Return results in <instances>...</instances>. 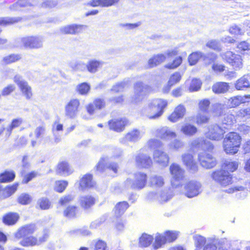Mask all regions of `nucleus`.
<instances>
[{
	"label": "nucleus",
	"mask_w": 250,
	"mask_h": 250,
	"mask_svg": "<svg viewBox=\"0 0 250 250\" xmlns=\"http://www.w3.org/2000/svg\"><path fill=\"white\" fill-rule=\"evenodd\" d=\"M120 0H91L87 5L95 7H108L117 4Z\"/></svg>",
	"instance_id": "nucleus-26"
},
{
	"label": "nucleus",
	"mask_w": 250,
	"mask_h": 250,
	"mask_svg": "<svg viewBox=\"0 0 250 250\" xmlns=\"http://www.w3.org/2000/svg\"><path fill=\"white\" fill-rule=\"evenodd\" d=\"M149 86L145 85L142 82H137L134 84V95L132 100L135 103L141 102L143 99L144 93Z\"/></svg>",
	"instance_id": "nucleus-14"
},
{
	"label": "nucleus",
	"mask_w": 250,
	"mask_h": 250,
	"mask_svg": "<svg viewBox=\"0 0 250 250\" xmlns=\"http://www.w3.org/2000/svg\"><path fill=\"white\" fill-rule=\"evenodd\" d=\"M125 83L124 82H119L116 83L114 85H113L111 89V91L114 93H118L123 91L124 88L125 87Z\"/></svg>",
	"instance_id": "nucleus-63"
},
{
	"label": "nucleus",
	"mask_w": 250,
	"mask_h": 250,
	"mask_svg": "<svg viewBox=\"0 0 250 250\" xmlns=\"http://www.w3.org/2000/svg\"><path fill=\"white\" fill-rule=\"evenodd\" d=\"M239 163L235 161H225L219 169L214 170L211 174V178L222 188H226L233 182V175L230 173L236 171Z\"/></svg>",
	"instance_id": "nucleus-2"
},
{
	"label": "nucleus",
	"mask_w": 250,
	"mask_h": 250,
	"mask_svg": "<svg viewBox=\"0 0 250 250\" xmlns=\"http://www.w3.org/2000/svg\"><path fill=\"white\" fill-rule=\"evenodd\" d=\"M202 56V54L199 52H194L191 53L188 57V62L190 65H193L196 64Z\"/></svg>",
	"instance_id": "nucleus-54"
},
{
	"label": "nucleus",
	"mask_w": 250,
	"mask_h": 250,
	"mask_svg": "<svg viewBox=\"0 0 250 250\" xmlns=\"http://www.w3.org/2000/svg\"><path fill=\"white\" fill-rule=\"evenodd\" d=\"M148 180V176L146 173L138 171L134 174V181L131 188L133 189L141 190L146 185Z\"/></svg>",
	"instance_id": "nucleus-11"
},
{
	"label": "nucleus",
	"mask_w": 250,
	"mask_h": 250,
	"mask_svg": "<svg viewBox=\"0 0 250 250\" xmlns=\"http://www.w3.org/2000/svg\"><path fill=\"white\" fill-rule=\"evenodd\" d=\"M38 173L36 171H31L28 173H24L23 171L21 172V176L22 178L21 183L27 184L38 176Z\"/></svg>",
	"instance_id": "nucleus-42"
},
{
	"label": "nucleus",
	"mask_w": 250,
	"mask_h": 250,
	"mask_svg": "<svg viewBox=\"0 0 250 250\" xmlns=\"http://www.w3.org/2000/svg\"><path fill=\"white\" fill-rule=\"evenodd\" d=\"M195 250H200L207 243L206 238L200 235H196L193 238Z\"/></svg>",
	"instance_id": "nucleus-48"
},
{
	"label": "nucleus",
	"mask_w": 250,
	"mask_h": 250,
	"mask_svg": "<svg viewBox=\"0 0 250 250\" xmlns=\"http://www.w3.org/2000/svg\"><path fill=\"white\" fill-rule=\"evenodd\" d=\"M181 157L183 164L187 167V168L193 171H196L198 170V164L194 158L193 154L189 153H186L183 154Z\"/></svg>",
	"instance_id": "nucleus-16"
},
{
	"label": "nucleus",
	"mask_w": 250,
	"mask_h": 250,
	"mask_svg": "<svg viewBox=\"0 0 250 250\" xmlns=\"http://www.w3.org/2000/svg\"><path fill=\"white\" fill-rule=\"evenodd\" d=\"M19 186V183L16 182L12 185L6 186L4 188H1V191H2V198L5 199L11 196L16 191Z\"/></svg>",
	"instance_id": "nucleus-33"
},
{
	"label": "nucleus",
	"mask_w": 250,
	"mask_h": 250,
	"mask_svg": "<svg viewBox=\"0 0 250 250\" xmlns=\"http://www.w3.org/2000/svg\"><path fill=\"white\" fill-rule=\"evenodd\" d=\"M96 202V199L91 195H85L80 197L79 204L83 209H88L93 207Z\"/></svg>",
	"instance_id": "nucleus-25"
},
{
	"label": "nucleus",
	"mask_w": 250,
	"mask_h": 250,
	"mask_svg": "<svg viewBox=\"0 0 250 250\" xmlns=\"http://www.w3.org/2000/svg\"><path fill=\"white\" fill-rule=\"evenodd\" d=\"M95 170L98 172H103L107 169L105 166V159L102 158L95 166Z\"/></svg>",
	"instance_id": "nucleus-61"
},
{
	"label": "nucleus",
	"mask_w": 250,
	"mask_h": 250,
	"mask_svg": "<svg viewBox=\"0 0 250 250\" xmlns=\"http://www.w3.org/2000/svg\"><path fill=\"white\" fill-rule=\"evenodd\" d=\"M36 230L35 224H25L20 227L14 233V238L20 240L19 244L23 247L40 246L48 240L49 234L44 231L41 235H32Z\"/></svg>",
	"instance_id": "nucleus-1"
},
{
	"label": "nucleus",
	"mask_w": 250,
	"mask_h": 250,
	"mask_svg": "<svg viewBox=\"0 0 250 250\" xmlns=\"http://www.w3.org/2000/svg\"><path fill=\"white\" fill-rule=\"evenodd\" d=\"M95 185V182L93 180V175L90 173L85 174L79 181V188L83 191L92 188Z\"/></svg>",
	"instance_id": "nucleus-19"
},
{
	"label": "nucleus",
	"mask_w": 250,
	"mask_h": 250,
	"mask_svg": "<svg viewBox=\"0 0 250 250\" xmlns=\"http://www.w3.org/2000/svg\"><path fill=\"white\" fill-rule=\"evenodd\" d=\"M129 207V205L126 201H121L117 203L114 208V212L116 218H120Z\"/></svg>",
	"instance_id": "nucleus-30"
},
{
	"label": "nucleus",
	"mask_w": 250,
	"mask_h": 250,
	"mask_svg": "<svg viewBox=\"0 0 250 250\" xmlns=\"http://www.w3.org/2000/svg\"><path fill=\"white\" fill-rule=\"evenodd\" d=\"M236 122V121L235 119V117L229 115L224 118L223 122L221 125L222 126L228 127V129H226L227 131L228 130L231 129L233 126V125L235 124Z\"/></svg>",
	"instance_id": "nucleus-51"
},
{
	"label": "nucleus",
	"mask_w": 250,
	"mask_h": 250,
	"mask_svg": "<svg viewBox=\"0 0 250 250\" xmlns=\"http://www.w3.org/2000/svg\"><path fill=\"white\" fill-rule=\"evenodd\" d=\"M229 87V84L227 83L217 82L212 85V90L215 94L223 93L228 90Z\"/></svg>",
	"instance_id": "nucleus-40"
},
{
	"label": "nucleus",
	"mask_w": 250,
	"mask_h": 250,
	"mask_svg": "<svg viewBox=\"0 0 250 250\" xmlns=\"http://www.w3.org/2000/svg\"><path fill=\"white\" fill-rule=\"evenodd\" d=\"M83 28V25L71 24L62 28L61 32L63 34H76L82 32Z\"/></svg>",
	"instance_id": "nucleus-31"
},
{
	"label": "nucleus",
	"mask_w": 250,
	"mask_h": 250,
	"mask_svg": "<svg viewBox=\"0 0 250 250\" xmlns=\"http://www.w3.org/2000/svg\"><path fill=\"white\" fill-rule=\"evenodd\" d=\"M109 101L114 105L122 104L125 102V97L123 95H121L110 99Z\"/></svg>",
	"instance_id": "nucleus-64"
},
{
	"label": "nucleus",
	"mask_w": 250,
	"mask_h": 250,
	"mask_svg": "<svg viewBox=\"0 0 250 250\" xmlns=\"http://www.w3.org/2000/svg\"><path fill=\"white\" fill-rule=\"evenodd\" d=\"M166 56L163 54L154 55L148 61L147 68H152L156 67L166 61Z\"/></svg>",
	"instance_id": "nucleus-29"
},
{
	"label": "nucleus",
	"mask_w": 250,
	"mask_h": 250,
	"mask_svg": "<svg viewBox=\"0 0 250 250\" xmlns=\"http://www.w3.org/2000/svg\"><path fill=\"white\" fill-rule=\"evenodd\" d=\"M106 106V101L104 98L97 97L93 102L88 103L85 106L87 112L89 115H93L96 110H101Z\"/></svg>",
	"instance_id": "nucleus-13"
},
{
	"label": "nucleus",
	"mask_w": 250,
	"mask_h": 250,
	"mask_svg": "<svg viewBox=\"0 0 250 250\" xmlns=\"http://www.w3.org/2000/svg\"><path fill=\"white\" fill-rule=\"evenodd\" d=\"M164 235L167 242L172 243L178 238L179 232L175 230H167L164 232Z\"/></svg>",
	"instance_id": "nucleus-50"
},
{
	"label": "nucleus",
	"mask_w": 250,
	"mask_h": 250,
	"mask_svg": "<svg viewBox=\"0 0 250 250\" xmlns=\"http://www.w3.org/2000/svg\"><path fill=\"white\" fill-rule=\"evenodd\" d=\"M135 163L140 168H147L152 165V161L150 156L140 153L135 157Z\"/></svg>",
	"instance_id": "nucleus-20"
},
{
	"label": "nucleus",
	"mask_w": 250,
	"mask_h": 250,
	"mask_svg": "<svg viewBox=\"0 0 250 250\" xmlns=\"http://www.w3.org/2000/svg\"><path fill=\"white\" fill-rule=\"evenodd\" d=\"M38 208L42 210L49 209L52 204L50 200L46 197H42L40 198L37 202Z\"/></svg>",
	"instance_id": "nucleus-46"
},
{
	"label": "nucleus",
	"mask_w": 250,
	"mask_h": 250,
	"mask_svg": "<svg viewBox=\"0 0 250 250\" xmlns=\"http://www.w3.org/2000/svg\"><path fill=\"white\" fill-rule=\"evenodd\" d=\"M74 172L69 163L67 161L60 162L56 167V172L57 175H70Z\"/></svg>",
	"instance_id": "nucleus-22"
},
{
	"label": "nucleus",
	"mask_w": 250,
	"mask_h": 250,
	"mask_svg": "<svg viewBox=\"0 0 250 250\" xmlns=\"http://www.w3.org/2000/svg\"><path fill=\"white\" fill-rule=\"evenodd\" d=\"M147 145L150 149H157L163 146L162 142L158 140L151 139L147 142ZM153 158L162 164H167L169 162V156L164 151L156 149L153 152Z\"/></svg>",
	"instance_id": "nucleus-7"
},
{
	"label": "nucleus",
	"mask_w": 250,
	"mask_h": 250,
	"mask_svg": "<svg viewBox=\"0 0 250 250\" xmlns=\"http://www.w3.org/2000/svg\"><path fill=\"white\" fill-rule=\"evenodd\" d=\"M22 123L23 120L21 118H16L13 119L8 126L5 128L4 135L5 138H9L12 134L13 129L19 127Z\"/></svg>",
	"instance_id": "nucleus-32"
},
{
	"label": "nucleus",
	"mask_w": 250,
	"mask_h": 250,
	"mask_svg": "<svg viewBox=\"0 0 250 250\" xmlns=\"http://www.w3.org/2000/svg\"><path fill=\"white\" fill-rule=\"evenodd\" d=\"M201 85L202 83L200 80L194 78L191 81L189 90L190 92L197 91L201 88Z\"/></svg>",
	"instance_id": "nucleus-58"
},
{
	"label": "nucleus",
	"mask_w": 250,
	"mask_h": 250,
	"mask_svg": "<svg viewBox=\"0 0 250 250\" xmlns=\"http://www.w3.org/2000/svg\"><path fill=\"white\" fill-rule=\"evenodd\" d=\"M167 240L165 235L161 234H157L155 237V241L153 243V246L155 249H157L161 248L163 245L167 243Z\"/></svg>",
	"instance_id": "nucleus-52"
},
{
	"label": "nucleus",
	"mask_w": 250,
	"mask_h": 250,
	"mask_svg": "<svg viewBox=\"0 0 250 250\" xmlns=\"http://www.w3.org/2000/svg\"><path fill=\"white\" fill-rule=\"evenodd\" d=\"M250 77L248 75H244L239 78L235 83V87L236 89L240 90L244 88L250 87Z\"/></svg>",
	"instance_id": "nucleus-36"
},
{
	"label": "nucleus",
	"mask_w": 250,
	"mask_h": 250,
	"mask_svg": "<svg viewBox=\"0 0 250 250\" xmlns=\"http://www.w3.org/2000/svg\"><path fill=\"white\" fill-rule=\"evenodd\" d=\"M20 219L19 213L15 212H8L3 216L2 221L6 226H13L16 224Z\"/></svg>",
	"instance_id": "nucleus-27"
},
{
	"label": "nucleus",
	"mask_w": 250,
	"mask_h": 250,
	"mask_svg": "<svg viewBox=\"0 0 250 250\" xmlns=\"http://www.w3.org/2000/svg\"><path fill=\"white\" fill-rule=\"evenodd\" d=\"M183 62V58L179 56L176 57L171 62L167 63L164 66V67L168 70H173L178 68Z\"/></svg>",
	"instance_id": "nucleus-43"
},
{
	"label": "nucleus",
	"mask_w": 250,
	"mask_h": 250,
	"mask_svg": "<svg viewBox=\"0 0 250 250\" xmlns=\"http://www.w3.org/2000/svg\"><path fill=\"white\" fill-rule=\"evenodd\" d=\"M93 250H108V248L105 241L99 239L95 242Z\"/></svg>",
	"instance_id": "nucleus-60"
},
{
	"label": "nucleus",
	"mask_w": 250,
	"mask_h": 250,
	"mask_svg": "<svg viewBox=\"0 0 250 250\" xmlns=\"http://www.w3.org/2000/svg\"><path fill=\"white\" fill-rule=\"evenodd\" d=\"M153 240L152 235L143 233L139 238V245L143 248L147 247L152 244Z\"/></svg>",
	"instance_id": "nucleus-38"
},
{
	"label": "nucleus",
	"mask_w": 250,
	"mask_h": 250,
	"mask_svg": "<svg viewBox=\"0 0 250 250\" xmlns=\"http://www.w3.org/2000/svg\"><path fill=\"white\" fill-rule=\"evenodd\" d=\"M210 119L208 115L199 113L195 116V123L197 125H205L209 122Z\"/></svg>",
	"instance_id": "nucleus-49"
},
{
	"label": "nucleus",
	"mask_w": 250,
	"mask_h": 250,
	"mask_svg": "<svg viewBox=\"0 0 250 250\" xmlns=\"http://www.w3.org/2000/svg\"><path fill=\"white\" fill-rule=\"evenodd\" d=\"M68 182L66 180H60L55 182L54 190L58 193H62L66 189Z\"/></svg>",
	"instance_id": "nucleus-47"
},
{
	"label": "nucleus",
	"mask_w": 250,
	"mask_h": 250,
	"mask_svg": "<svg viewBox=\"0 0 250 250\" xmlns=\"http://www.w3.org/2000/svg\"><path fill=\"white\" fill-rule=\"evenodd\" d=\"M169 170L172 175L173 180L179 181L184 178V171L179 165L176 164H172L170 166Z\"/></svg>",
	"instance_id": "nucleus-28"
},
{
	"label": "nucleus",
	"mask_w": 250,
	"mask_h": 250,
	"mask_svg": "<svg viewBox=\"0 0 250 250\" xmlns=\"http://www.w3.org/2000/svg\"><path fill=\"white\" fill-rule=\"evenodd\" d=\"M164 185V178L162 176L155 175L150 178L149 186L151 187L160 188L163 187Z\"/></svg>",
	"instance_id": "nucleus-37"
},
{
	"label": "nucleus",
	"mask_w": 250,
	"mask_h": 250,
	"mask_svg": "<svg viewBox=\"0 0 250 250\" xmlns=\"http://www.w3.org/2000/svg\"><path fill=\"white\" fill-rule=\"evenodd\" d=\"M21 59V55L13 53L4 57L2 59V62L5 65H8L17 62Z\"/></svg>",
	"instance_id": "nucleus-41"
},
{
	"label": "nucleus",
	"mask_w": 250,
	"mask_h": 250,
	"mask_svg": "<svg viewBox=\"0 0 250 250\" xmlns=\"http://www.w3.org/2000/svg\"><path fill=\"white\" fill-rule=\"evenodd\" d=\"M62 215L67 220H74L80 216L81 211L76 205H68L63 209Z\"/></svg>",
	"instance_id": "nucleus-15"
},
{
	"label": "nucleus",
	"mask_w": 250,
	"mask_h": 250,
	"mask_svg": "<svg viewBox=\"0 0 250 250\" xmlns=\"http://www.w3.org/2000/svg\"><path fill=\"white\" fill-rule=\"evenodd\" d=\"M200 185L194 181L188 182L185 186V194L188 198L197 196L200 192Z\"/></svg>",
	"instance_id": "nucleus-18"
},
{
	"label": "nucleus",
	"mask_w": 250,
	"mask_h": 250,
	"mask_svg": "<svg viewBox=\"0 0 250 250\" xmlns=\"http://www.w3.org/2000/svg\"><path fill=\"white\" fill-rule=\"evenodd\" d=\"M90 89V84L86 82H83L77 85L76 90L81 95H86L89 93Z\"/></svg>",
	"instance_id": "nucleus-45"
},
{
	"label": "nucleus",
	"mask_w": 250,
	"mask_h": 250,
	"mask_svg": "<svg viewBox=\"0 0 250 250\" xmlns=\"http://www.w3.org/2000/svg\"><path fill=\"white\" fill-rule=\"evenodd\" d=\"M81 103L78 99H72L69 101L65 106V116L70 119H73L77 116Z\"/></svg>",
	"instance_id": "nucleus-12"
},
{
	"label": "nucleus",
	"mask_w": 250,
	"mask_h": 250,
	"mask_svg": "<svg viewBox=\"0 0 250 250\" xmlns=\"http://www.w3.org/2000/svg\"><path fill=\"white\" fill-rule=\"evenodd\" d=\"M74 197L73 195L70 194H65L62 196L59 201L58 204L61 206H64L71 203L74 200Z\"/></svg>",
	"instance_id": "nucleus-56"
},
{
	"label": "nucleus",
	"mask_w": 250,
	"mask_h": 250,
	"mask_svg": "<svg viewBox=\"0 0 250 250\" xmlns=\"http://www.w3.org/2000/svg\"><path fill=\"white\" fill-rule=\"evenodd\" d=\"M242 138L235 131L229 132L224 136L222 142L223 151L227 155H234L237 154L241 147Z\"/></svg>",
	"instance_id": "nucleus-3"
},
{
	"label": "nucleus",
	"mask_w": 250,
	"mask_h": 250,
	"mask_svg": "<svg viewBox=\"0 0 250 250\" xmlns=\"http://www.w3.org/2000/svg\"><path fill=\"white\" fill-rule=\"evenodd\" d=\"M32 201V197L28 193H22L17 198L18 203L21 205H28Z\"/></svg>",
	"instance_id": "nucleus-53"
},
{
	"label": "nucleus",
	"mask_w": 250,
	"mask_h": 250,
	"mask_svg": "<svg viewBox=\"0 0 250 250\" xmlns=\"http://www.w3.org/2000/svg\"><path fill=\"white\" fill-rule=\"evenodd\" d=\"M22 46L26 49H38L42 47L41 38L38 36H27L21 38Z\"/></svg>",
	"instance_id": "nucleus-8"
},
{
	"label": "nucleus",
	"mask_w": 250,
	"mask_h": 250,
	"mask_svg": "<svg viewBox=\"0 0 250 250\" xmlns=\"http://www.w3.org/2000/svg\"><path fill=\"white\" fill-rule=\"evenodd\" d=\"M22 18L21 17H0V26H10L21 21Z\"/></svg>",
	"instance_id": "nucleus-39"
},
{
	"label": "nucleus",
	"mask_w": 250,
	"mask_h": 250,
	"mask_svg": "<svg viewBox=\"0 0 250 250\" xmlns=\"http://www.w3.org/2000/svg\"><path fill=\"white\" fill-rule=\"evenodd\" d=\"M223 57L234 70H238L242 68L243 59L240 55L231 51H227L224 54Z\"/></svg>",
	"instance_id": "nucleus-9"
},
{
	"label": "nucleus",
	"mask_w": 250,
	"mask_h": 250,
	"mask_svg": "<svg viewBox=\"0 0 250 250\" xmlns=\"http://www.w3.org/2000/svg\"><path fill=\"white\" fill-rule=\"evenodd\" d=\"M168 104L167 100L161 98L153 99L148 104V118L151 120L159 118L164 113Z\"/></svg>",
	"instance_id": "nucleus-5"
},
{
	"label": "nucleus",
	"mask_w": 250,
	"mask_h": 250,
	"mask_svg": "<svg viewBox=\"0 0 250 250\" xmlns=\"http://www.w3.org/2000/svg\"><path fill=\"white\" fill-rule=\"evenodd\" d=\"M218 59V56L216 54H211L210 56L208 58V64H212V70L215 73H220L226 70L227 67L223 64L216 62Z\"/></svg>",
	"instance_id": "nucleus-21"
},
{
	"label": "nucleus",
	"mask_w": 250,
	"mask_h": 250,
	"mask_svg": "<svg viewBox=\"0 0 250 250\" xmlns=\"http://www.w3.org/2000/svg\"><path fill=\"white\" fill-rule=\"evenodd\" d=\"M100 62L95 60L90 61L86 66V68L90 73H95L100 67Z\"/></svg>",
	"instance_id": "nucleus-57"
},
{
	"label": "nucleus",
	"mask_w": 250,
	"mask_h": 250,
	"mask_svg": "<svg viewBox=\"0 0 250 250\" xmlns=\"http://www.w3.org/2000/svg\"><path fill=\"white\" fill-rule=\"evenodd\" d=\"M181 131L186 136H192L197 133L198 128L192 124L186 123L181 127Z\"/></svg>",
	"instance_id": "nucleus-35"
},
{
	"label": "nucleus",
	"mask_w": 250,
	"mask_h": 250,
	"mask_svg": "<svg viewBox=\"0 0 250 250\" xmlns=\"http://www.w3.org/2000/svg\"><path fill=\"white\" fill-rule=\"evenodd\" d=\"M214 146L208 143L204 151L198 156V160L200 164L207 169H210L215 167L217 164V161L214 156Z\"/></svg>",
	"instance_id": "nucleus-4"
},
{
	"label": "nucleus",
	"mask_w": 250,
	"mask_h": 250,
	"mask_svg": "<svg viewBox=\"0 0 250 250\" xmlns=\"http://www.w3.org/2000/svg\"><path fill=\"white\" fill-rule=\"evenodd\" d=\"M186 113L185 106L182 104H180L175 107L173 111L168 117V119L172 123H175L179 119L183 118Z\"/></svg>",
	"instance_id": "nucleus-17"
},
{
	"label": "nucleus",
	"mask_w": 250,
	"mask_h": 250,
	"mask_svg": "<svg viewBox=\"0 0 250 250\" xmlns=\"http://www.w3.org/2000/svg\"><path fill=\"white\" fill-rule=\"evenodd\" d=\"M229 32L230 34L233 35H242L243 34L241 28L236 24L230 26Z\"/></svg>",
	"instance_id": "nucleus-62"
},
{
	"label": "nucleus",
	"mask_w": 250,
	"mask_h": 250,
	"mask_svg": "<svg viewBox=\"0 0 250 250\" xmlns=\"http://www.w3.org/2000/svg\"><path fill=\"white\" fill-rule=\"evenodd\" d=\"M130 124L129 120L126 117L112 119L107 122L109 130L118 133L124 131Z\"/></svg>",
	"instance_id": "nucleus-10"
},
{
	"label": "nucleus",
	"mask_w": 250,
	"mask_h": 250,
	"mask_svg": "<svg viewBox=\"0 0 250 250\" xmlns=\"http://www.w3.org/2000/svg\"><path fill=\"white\" fill-rule=\"evenodd\" d=\"M181 79L182 75L179 72H175L171 75L167 85V87H168V89H169L171 87L179 83Z\"/></svg>",
	"instance_id": "nucleus-44"
},
{
	"label": "nucleus",
	"mask_w": 250,
	"mask_h": 250,
	"mask_svg": "<svg viewBox=\"0 0 250 250\" xmlns=\"http://www.w3.org/2000/svg\"><path fill=\"white\" fill-rule=\"evenodd\" d=\"M210 105V101L208 99H203L199 101L198 108L200 111L207 112Z\"/></svg>",
	"instance_id": "nucleus-55"
},
{
	"label": "nucleus",
	"mask_w": 250,
	"mask_h": 250,
	"mask_svg": "<svg viewBox=\"0 0 250 250\" xmlns=\"http://www.w3.org/2000/svg\"><path fill=\"white\" fill-rule=\"evenodd\" d=\"M156 136L162 140H167L176 137L175 132L171 131L168 127L164 126L157 129Z\"/></svg>",
	"instance_id": "nucleus-23"
},
{
	"label": "nucleus",
	"mask_w": 250,
	"mask_h": 250,
	"mask_svg": "<svg viewBox=\"0 0 250 250\" xmlns=\"http://www.w3.org/2000/svg\"><path fill=\"white\" fill-rule=\"evenodd\" d=\"M16 177L13 170H5L0 173V183H10L14 181Z\"/></svg>",
	"instance_id": "nucleus-34"
},
{
	"label": "nucleus",
	"mask_w": 250,
	"mask_h": 250,
	"mask_svg": "<svg viewBox=\"0 0 250 250\" xmlns=\"http://www.w3.org/2000/svg\"><path fill=\"white\" fill-rule=\"evenodd\" d=\"M140 136V132L137 129H133L125 134V138L129 141L137 140Z\"/></svg>",
	"instance_id": "nucleus-59"
},
{
	"label": "nucleus",
	"mask_w": 250,
	"mask_h": 250,
	"mask_svg": "<svg viewBox=\"0 0 250 250\" xmlns=\"http://www.w3.org/2000/svg\"><path fill=\"white\" fill-rule=\"evenodd\" d=\"M15 83L18 85L20 90L26 97V99H30L32 96V88L26 82L20 81L19 78L15 76L14 79Z\"/></svg>",
	"instance_id": "nucleus-24"
},
{
	"label": "nucleus",
	"mask_w": 250,
	"mask_h": 250,
	"mask_svg": "<svg viewBox=\"0 0 250 250\" xmlns=\"http://www.w3.org/2000/svg\"><path fill=\"white\" fill-rule=\"evenodd\" d=\"M228 127L221 126V124L215 123L207 127L205 133L206 139L214 141H219L223 139L226 134Z\"/></svg>",
	"instance_id": "nucleus-6"
}]
</instances>
